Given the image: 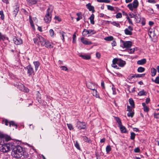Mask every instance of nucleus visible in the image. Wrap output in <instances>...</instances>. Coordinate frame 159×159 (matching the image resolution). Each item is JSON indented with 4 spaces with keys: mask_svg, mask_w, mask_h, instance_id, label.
<instances>
[{
    "mask_svg": "<svg viewBox=\"0 0 159 159\" xmlns=\"http://www.w3.org/2000/svg\"><path fill=\"white\" fill-rule=\"evenodd\" d=\"M12 149L11 152V155L13 157L19 158L22 157L23 156H24L26 153L23 148L20 146H14Z\"/></svg>",
    "mask_w": 159,
    "mask_h": 159,
    "instance_id": "1",
    "label": "nucleus"
},
{
    "mask_svg": "<svg viewBox=\"0 0 159 159\" xmlns=\"http://www.w3.org/2000/svg\"><path fill=\"white\" fill-rule=\"evenodd\" d=\"M1 148L0 151L3 152H7L10 151L14 146V143L13 141L3 143Z\"/></svg>",
    "mask_w": 159,
    "mask_h": 159,
    "instance_id": "2",
    "label": "nucleus"
},
{
    "mask_svg": "<svg viewBox=\"0 0 159 159\" xmlns=\"http://www.w3.org/2000/svg\"><path fill=\"white\" fill-rule=\"evenodd\" d=\"M112 63L111 66L115 68L119 69V68L117 65H118L120 67H123L126 64L125 61L121 60L120 59L115 58L112 60Z\"/></svg>",
    "mask_w": 159,
    "mask_h": 159,
    "instance_id": "3",
    "label": "nucleus"
},
{
    "mask_svg": "<svg viewBox=\"0 0 159 159\" xmlns=\"http://www.w3.org/2000/svg\"><path fill=\"white\" fill-rule=\"evenodd\" d=\"M40 41L38 45H41V46H44L47 48H50L51 47V45L50 43L48 41H47L45 39L43 38L42 36L40 37L39 39Z\"/></svg>",
    "mask_w": 159,
    "mask_h": 159,
    "instance_id": "4",
    "label": "nucleus"
},
{
    "mask_svg": "<svg viewBox=\"0 0 159 159\" xmlns=\"http://www.w3.org/2000/svg\"><path fill=\"white\" fill-rule=\"evenodd\" d=\"M52 10L50 11L49 8L47 10V12L44 18V20L46 23H49L52 19Z\"/></svg>",
    "mask_w": 159,
    "mask_h": 159,
    "instance_id": "5",
    "label": "nucleus"
},
{
    "mask_svg": "<svg viewBox=\"0 0 159 159\" xmlns=\"http://www.w3.org/2000/svg\"><path fill=\"white\" fill-rule=\"evenodd\" d=\"M139 5V3L138 0H134L132 3L128 4L127 7L130 11H133L134 9H136L138 7Z\"/></svg>",
    "mask_w": 159,
    "mask_h": 159,
    "instance_id": "6",
    "label": "nucleus"
},
{
    "mask_svg": "<svg viewBox=\"0 0 159 159\" xmlns=\"http://www.w3.org/2000/svg\"><path fill=\"white\" fill-rule=\"evenodd\" d=\"M2 123L3 124H5L7 126L9 125V127H10L11 126L15 127L16 128L17 127V125L13 121H9L7 119H4L2 120Z\"/></svg>",
    "mask_w": 159,
    "mask_h": 159,
    "instance_id": "7",
    "label": "nucleus"
},
{
    "mask_svg": "<svg viewBox=\"0 0 159 159\" xmlns=\"http://www.w3.org/2000/svg\"><path fill=\"white\" fill-rule=\"evenodd\" d=\"M14 85L20 90L23 92H28L29 91V89L25 87L21 83H17L16 84H14Z\"/></svg>",
    "mask_w": 159,
    "mask_h": 159,
    "instance_id": "8",
    "label": "nucleus"
},
{
    "mask_svg": "<svg viewBox=\"0 0 159 159\" xmlns=\"http://www.w3.org/2000/svg\"><path fill=\"white\" fill-rule=\"evenodd\" d=\"M132 43L130 41H121V46L124 48H128L131 46Z\"/></svg>",
    "mask_w": 159,
    "mask_h": 159,
    "instance_id": "9",
    "label": "nucleus"
},
{
    "mask_svg": "<svg viewBox=\"0 0 159 159\" xmlns=\"http://www.w3.org/2000/svg\"><path fill=\"white\" fill-rule=\"evenodd\" d=\"M96 33V31L92 30H87L85 29H84L82 32L83 35L84 36H86L88 34L92 33V34H94Z\"/></svg>",
    "mask_w": 159,
    "mask_h": 159,
    "instance_id": "10",
    "label": "nucleus"
},
{
    "mask_svg": "<svg viewBox=\"0 0 159 159\" xmlns=\"http://www.w3.org/2000/svg\"><path fill=\"white\" fill-rule=\"evenodd\" d=\"M76 127L79 129H85L86 127V124L85 122L78 121L77 123Z\"/></svg>",
    "mask_w": 159,
    "mask_h": 159,
    "instance_id": "11",
    "label": "nucleus"
},
{
    "mask_svg": "<svg viewBox=\"0 0 159 159\" xmlns=\"http://www.w3.org/2000/svg\"><path fill=\"white\" fill-rule=\"evenodd\" d=\"M25 69L27 70L28 74L29 75H31L34 74V70L33 67L30 65H29L25 68Z\"/></svg>",
    "mask_w": 159,
    "mask_h": 159,
    "instance_id": "12",
    "label": "nucleus"
},
{
    "mask_svg": "<svg viewBox=\"0 0 159 159\" xmlns=\"http://www.w3.org/2000/svg\"><path fill=\"white\" fill-rule=\"evenodd\" d=\"M133 30V27L130 26L128 27L124 30L125 33L127 35H131L132 34V31Z\"/></svg>",
    "mask_w": 159,
    "mask_h": 159,
    "instance_id": "13",
    "label": "nucleus"
},
{
    "mask_svg": "<svg viewBox=\"0 0 159 159\" xmlns=\"http://www.w3.org/2000/svg\"><path fill=\"white\" fill-rule=\"evenodd\" d=\"M13 41L16 45H20L22 43V40L19 38L15 37L13 38Z\"/></svg>",
    "mask_w": 159,
    "mask_h": 159,
    "instance_id": "14",
    "label": "nucleus"
},
{
    "mask_svg": "<svg viewBox=\"0 0 159 159\" xmlns=\"http://www.w3.org/2000/svg\"><path fill=\"white\" fill-rule=\"evenodd\" d=\"M86 86L88 88L93 90L95 89L96 87L94 84L90 82H88L86 84Z\"/></svg>",
    "mask_w": 159,
    "mask_h": 159,
    "instance_id": "15",
    "label": "nucleus"
},
{
    "mask_svg": "<svg viewBox=\"0 0 159 159\" xmlns=\"http://www.w3.org/2000/svg\"><path fill=\"white\" fill-rule=\"evenodd\" d=\"M14 10L13 11V15L15 17L16 16L17 14L19 11V6L18 5H16L13 7Z\"/></svg>",
    "mask_w": 159,
    "mask_h": 159,
    "instance_id": "16",
    "label": "nucleus"
},
{
    "mask_svg": "<svg viewBox=\"0 0 159 159\" xmlns=\"http://www.w3.org/2000/svg\"><path fill=\"white\" fill-rule=\"evenodd\" d=\"M87 8L90 11H91L93 13L95 11L94 7L93 6H92L90 3H89L86 5Z\"/></svg>",
    "mask_w": 159,
    "mask_h": 159,
    "instance_id": "17",
    "label": "nucleus"
},
{
    "mask_svg": "<svg viewBox=\"0 0 159 159\" xmlns=\"http://www.w3.org/2000/svg\"><path fill=\"white\" fill-rule=\"evenodd\" d=\"M40 37H41V36L37 34L36 37L34 38L33 40L35 44L39 45L40 41L39 39L40 38Z\"/></svg>",
    "mask_w": 159,
    "mask_h": 159,
    "instance_id": "18",
    "label": "nucleus"
},
{
    "mask_svg": "<svg viewBox=\"0 0 159 159\" xmlns=\"http://www.w3.org/2000/svg\"><path fill=\"white\" fill-rule=\"evenodd\" d=\"M81 40L82 42L84 44L90 45L92 44V42H91L88 41L87 40L84 39V37L82 38Z\"/></svg>",
    "mask_w": 159,
    "mask_h": 159,
    "instance_id": "19",
    "label": "nucleus"
},
{
    "mask_svg": "<svg viewBox=\"0 0 159 159\" xmlns=\"http://www.w3.org/2000/svg\"><path fill=\"white\" fill-rule=\"evenodd\" d=\"M146 62V60L145 59H143L141 60H139L137 62V64L139 65H143Z\"/></svg>",
    "mask_w": 159,
    "mask_h": 159,
    "instance_id": "20",
    "label": "nucleus"
},
{
    "mask_svg": "<svg viewBox=\"0 0 159 159\" xmlns=\"http://www.w3.org/2000/svg\"><path fill=\"white\" fill-rule=\"evenodd\" d=\"M119 127H120V130L122 133H126L127 132L126 128L122 125H120Z\"/></svg>",
    "mask_w": 159,
    "mask_h": 159,
    "instance_id": "21",
    "label": "nucleus"
},
{
    "mask_svg": "<svg viewBox=\"0 0 159 159\" xmlns=\"http://www.w3.org/2000/svg\"><path fill=\"white\" fill-rule=\"evenodd\" d=\"M79 56L82 57L83 59L85 60H89L91 58V57L89 55H83L81 54L79 55Z\"/></svg>",
    "mask_w": 159,
    "mask_h": 159,
    "instance_id": "22",
    "label": "nucleus"
},
{
    "mask_svg": "<svg viewBox=\"0 0 159 159\" xmlns=\"http://www.w3.org/2000/svg\"><path fill=\"white\" fill-rule=\"evenodd\" d=\"M28 4L29 5L34 4L37 3V1L34 0H26Z\"/></svg>",
    "mask_w": 159,
    "mask_h": 159,
    "instance_id": "23",
    "label": "nucleus"
},
{
    "mask_svg": "<svg viewBox=\"0 0 159 159\" xmlns=\"http://www.w3.org/2000/svg\"><path fill=\"white\" fill-rule=\"evenodd\" d=\"M33 64L34 66L35 70L36 71H37L40 65V63L38 61H35L33 62Z\"/></svg>",
    "mask_w": 159,
    "mask_h": 159,
    "instance_id": "24",
    "label": "nucleus"
},
{
    "mask_svg": "<svg viewBox=\"0 0 159 159\" xmlns=\"http://www.w3.org/2000/svg\"><path fill=\"white\" fill-rule=\"evenodd\" d=\"M83 139L85 142L89 143H91V141L90 139L89 138H88L86 136H84L83 137Z\"/></svg>",
    "mask_w": 159,
    "mask_h": 159,
    "instance_id": "25",
    "label": "nucleus"
},
{
    "mask_svg": "<svg viewBox=\"0 0 159 159\" xmlns=\"http://www.w3.org/2000/svg\"><path fill=\"white\" fill-rule=\"evenodd\" d=\"M6 39L8 40V38L5 36L4 35H2L1 32H0V40L4 41Z\"/></svg>",
    "mask_w": 159,
    "mask_h": 159,
    "instance_id": "26",
    "label": "nucleus"
},
{
    "mask_svg": "<svg viewBox=\"0 0 159 159\" xmlns=\"http://www.w3.org/2000/svg\"><path fill=\"white\" fill-rule=\"evenodd\" d=\"M3 140H4V142L5 141L6 142H8V141H10L11 139V138L8 136H5V135H3Z\"/></svg>",
    "mask_w": 159,
    "mask_h": 159,
    "instance_id": "27",
    "label": "nucleus"
},
{
    "mask_svg": "<svg viewBox=\"0 0 159 159\" xmlns=\"http://www.w3.org/2000/svg\"><path fill=\"white\" fill-rule=\"evenodd\" d=\"M60 35L62 37V40L63 42L65 41L64 36L66 35V33L63 31H60L59 32Z\"/></svg>",
    "mask_w": 159,
    "mask_h": 159,
    "instance_id": "28",
    "label": "nucleus"
},
{
    "mask_svg": "<svg viewBox=\"0 0 159 159\" xmlns=\"http://www.w3.org/2000/svg\"><path fill=\"white\" fill-rule=\"evenodd\" d=\"M94 15L93 14H92L90 17L89 18V19L90 21V23L92 25H93L94 24Z\"/></svg>",
    "mask_w": 159,
    "mask_h": 159,
    "instance_id": "29",
    "label": "nucleus"
},
{
    "mask_svg": "<svg viewBox=\"0 0 159 159\" xmlns=\"http://www.w3.org/2000/svg\"><path fill=\"white\" fill-rule=\"evenodd\" d=\"M135 20V21L136 23H139L140 22V16L139 15H135L134 17Z\"/></svg>",
    "mask_w": 159,
    "mask_h": 159,
    "instance_id": "30",
    "label": "nucleus"
},
{
    "mask_svg": "<svg viewBox=\"0 0 159 159\" xmlns=\"http://www.w3.org/2000/svg\"><path fill=\"white\" fill-rule=\"evenodd\" d=\"M93 96L97 98H100L99 94L98 93L97 90H95V89L93 90Z\"/></svg>",
    "mask_w": 159,
    "mask_h": 159,
    "instance_id": "31",
    "label": "nucleus"
},
{
    "mask_svg": "<svg viewBox=\"0 0 159 159\" xmlns=\"http://www.w3.org/2000/svg\"><path fill=\"white\" fill-rule=\"evenodd\" d=\"M107 22H110L111 24L113 25L116 26L117 27H120V24L119 23H118L115 21H113L112 22H111V21H107Z\"/></svg>",
    "mask_w": 159,
    "mask_h": 159,
    "instance_id": "32",
    "label": "nucleus"
},
{
    "mask_svg": "<svg viewBox=\"0 0 159 159\" xmlns=\"http://www.w3.org/2000/svg\"><path fill=\"white\" fill-rule=\"evenodd\" d=\"M151 72L152 73V76H154L156 74L157 70L154 68H152L151 69Z\"/></svg>",
    "mask_w": 159,
    "mask_h": 159,
    "instance_id": "33",
    "label": "nucleus"
},
{
    "mask_svg": "<svg viewBox=\"0 0 159 159\" xmlns=\"http://www.w3.org/2000/svg\"><path fill=\"white\" fill-rule=\"evenodd\" d=\"M125 15L126 16V19L128 20V22L131 25H133V23L132 20L129 18L128 15V14L126 13H125Z\"/></svg>",
    "mask_w": 159,
    "mask_h": 159,
    "instance_id": "34",
    "label": "nucleus"
},
{
    "mask_svg": "<svg viewBox=\"0 0 159 159\" xmlns=\"http://www.w3.org/2000/svg\"><path fill=\"white\" fill-rule=\"evenodd\" d=\"M129 102L132 107H134V100L132 98H130L129 100Z\"/></svg>",
    "mask_w": 159,
    "mask_h": 159,
    "instance_id": "35",
    "label": "nucleus"
},
{
    "mask_svg": "<svg viewBox=\"0 0 159 159\" xmlns=\"http://www.w3.org/2000/svg\"><path fill=\"white\" fill-rule=\"evenodd\" d=\"M146 92L144 90H142L140 91L138 93V95L139 96H142L143 95H146Z\"/></svg>",
    "mask_w": 159,
    "mask_h": 159,
    "instance_id": "36",
    "label": "nucleus"
},
{
    "mask_svg": "<svg viewBox=\"0 0 159 159\" xmlns=\"http://www.w3.org/2000/svg\"><path fill=\"white\" fill-rule=\"evenodd\" d=\"M104 39L106 41H111L113 39V37L112 36L107 37L105 38Z\"/></svg>",
    "mask_w": 159,
    "mask_h": 159,
    "instance_id": "37",
    "label": "nucleus"
},
{
    "mask_svg": "<svg viewBox=\"0 0 159 159\" xmlns=\"http://www.w3.org/2000/svg\"><path fill=\"white\" fill-rule=\"evenodd\" d=\"M4 143V140H3V134L0 135V144H2Z\"/></svg>",
    "mask_w": 159,
    "mask_h": 159,
    "instance_id": "38",
    "label": "nucleus"
},
{
    "mask_svg": "<svg viewBox=\"0 0 159 159\" xmlns=\"http://www.w3.org/2000/svg\"><path fill=\"white\" fill-rule=\"evenodd\" d=\"M145 68L142 67H140L137 69V71L139 72H142L144 71Z\"/></svg>",
    "mask_w": 159,
    "mask_h": 159,
    "instance_id": "39",
    "label": "nucleus"
},
{
    "mask_svg": "<svg viewBox=\"0 0 159 159\" xmlns=\"http://www.w3.org/2000/svg\"><path fill=\"white\" fill-rule=\"evenodd\" d=\"M50 35L52 37H54V32L52 29H50L49 31Z\"/></svg>",
    "mask_w": 159,
    "mask_h": 159,
    "instance_id": "40",
    "label": "nucleus"
},
{
    "mask_svg": "<svg viewBox=\"0 0 159 159\" xmlns=\"http://www.w3.org/2000/svg\"><path fill=\"white\" fill-rule=\"evenodd\" d=\"M0 16L1 19L2 20H4V16L3 14V11H0Z\"/></svg>",
    "mask_w": 159,
    "mask_h": 159,
    "instance_id": "41",
    "label": "nucleus"
},
{
    "mask_svg": "<svg viewBox=\"0 0 159 159\" xmlns=\"http://www.w3.org/2000/svg\"><path fill=\"white\" fill-rule=\"evenodd\" d=\"M130 139L132 140H134L135 137V134L134 132H131L130 133Z\"/></svg>",
    "mask_w": 159,
    "mask_h": 159,
    "instance_id": "42",
    "label": "nucleus"
},
{
    "mask_svg": "<svg viewBox=\"0 0 159 159\" xmlns=\"http://www.w3.org/2000/svg\"><path fill=\"white\" fill-rule=\"evenodd\" d=\"M147 12L149 13V14L151 15L153 14V10L152 8H149L147 10Z\"/></svg>",
    "mask_w": 159,
    "mask_h": 159,
    "instance_id": "43",
    "label": "nucleus"
},
{
    "mask_svg": "<svg viewBox=\"0 0 159 159\" xmlns=\"http://www.w3.org/2000/svg\"><path fill=\"white\" fill-rule=\"evenodd\" d=\"M122 15L121 13L119 12L117 13L116 16V18H120L122 17Z\"/></svg>",
    "mask_w": 159,
    "mask_h": 159,
    "instance_id": "44",
    "label": "nucleus"
},
{
    "mask_svg": "<svg viewBox=\"0 0 159 159\" xmlns=\"http://www.w3.org/2000/svg\"><path fill=\"white\" fill-rule=\"evenodd\" d=\"M116 120L119 125V126L122 125L121 121L119 118L116 117Z\"/></svg>",
    "mask_w": 159,
    "mask_h": 159,
    "instance_id": "45",
    "label": "nucleus"
},
{
    "mask_svg": "<svg viewBox=\"0 0 159 159\" xmlns=\"http://www.w3.org/2000/svg\"><path fill=\"white\" fill-rule=\"evenodd\" d=\"M107 9L109 10H110L111 11H113L115 10L114 8L112 6L110 5L107 6Z\"/></svg>",
    "mask_w": 159,
    "mask_h": 159,
    "instance_id": "46",
    "label": "nucleus"
},
{
    "mask_svg": "<svg viewBox=\"0 0 159 159\" xmlns=\"http://www.w3.org/2000/svg\"><path fill=\"white\" fill-rule=\"evenodd\" d=\"M111 150V148L110 145H108L106 148V151L107 153L109 152Z\"/></svg>",
    "mask_w": 159,
    "mask_h": 159,
    "instance_id": "47",
    "label": "nucleus"
},
{
    "mask_svg": "<svg viewBox=\"0 0 159 159\" xmlns=\"http://www.w3.org/2000/svg\"><path fill=\"white\" fill-rule=\"evenodd\" d=\"M145 74H135V76L136 77H143L145 75Z\"/></svg>",
    "mask_w": 159,
    "mask_h": 159,
    "instance_id": "48",
    "label": "nucleus"
},
{
    "mask_svg": "<svg viewBox=\"0 0 159 159\" xmlns=\"http://www.w3.org/2000/svg\"><path fill=\"white\" fill-rule=\"evenodd\" d=\"M134 115V112H129L127 114V115L129 117H132Z\"/></svg>",
    "mask_w": 159,
    "mask_h": 159,
    "instance_id": "49",
    "label": "nucleus"
},
{
    "mask_svg": "<svg viewBox=\"0 0 159 159\" xmlns=\"http://www.w3.org/2000/svg\"><path fill=\"white\" fill-rule=\"evenodd\" d=\"M75 146L76 147V148L80 150V148L79 145V144L77 141H76L75 143Z\"/></svg>",
    "mask_w": 159,
    "mask_h": 159,
    "instance_id": "50",
    "label": "nucleus"
},
{
    "mask_svg": "<svg viewBox=\"0 0 159 159\" xmlns=\"http://www.w3.org/2000/svg\"><path fill=\"white\" fill-rule=\"evenodd\" d=\"M154 82L156 84H159V75L156 77Z\"/></svg>",
    "mask_w": 159,
    "mask_h": 159,
    "instance_id": "51",
    "label": "nucleus"
},
{
    "mask_svg": "<svg viewBox=\"0 0 159 159\" xmlns=\"http://www.w3.org/2000/svg\"><path fill=\"white\" fill-rule=\"evenodd\" d=\"M76 36L75 34V33L73 35V43H76Z\"/></svg>",
    "mask_w": 159,
    "mask_h": 159,
    "instance_id": "52",
    "label": "nucleus"
},
{
    "mask_svg": "<svg viewBox=\"0 0 159 159\" xmlns=\"http://www.w3.org/2000/svg\"><path fill=\"white\" fill-rule=\"evenodd\" d=\"M143 110L145 112H148L149 111V108L147 106H146L143 107Z\"/></svg>",
    "mask_w": 159,
    "mask_h": 159,
    "instance_id": "53",
    "label": "nucleus"
},
{
    "mask_svg": "<svg viewBox=\"0 0 159 159\" xmlns=\"http://www.w3.org/2000/svg\"><path fill=\"white\" fill-rule=\"evenodd\" d=\"M67 125L68 128L70 129V130H71L73 129V127L72 125L71 124H67Z\"/></svg>",
    "mask_w": 159,
    "mask_h": 159,
    "instance_id": "54",
    "label": "nucleus"
},
{
    "mask_svg": "<svg viewBox=\"0 0 159 159\" xmlns=\"http://www.w3.org/2000/svg\"><path fill=\"white\" fill-rule=\"evenodd\" d=\"M153 33L152 31V30H151L150 29L149 30V31L148 32V34L150 36V37H151V35H153Z\"/></svg>",
    "mask_w": 159,
    "mask_h": 159,
    "instance_id": "55",
    "label": "nucleus"
},
{
    "mask_svg": "<svg viewBox=\"0 0 159 159\" xmlns=\"http://www.w3.org/2000/svg\"><path fill=\"white\" fill-rule=\"evenodd\" d=\"M154 117L155 118L159 119V113H155L154 114Z\"/></svg>",
    "mask_w": 159,
    "mask_h": 159,
    "instance_id": "56",
    "label": "nucleus"
},
{
    "mask_svg": "<svg viewBox=\"0 0 159 159\" xmlns=\"http://www.w3.org/2000/svg\"><path fill=\"white\" fill-rule=\"evenodd\" d=\"M76 15L77 16H78V17L76 18V20L77 21H79L80 19H81L82 18V17L81 16H79V13H77L76 14Z\"/></svg>",
    "mask_w": 159,
    "mask_h": 159,
    "instance_id": "57",
    "label": "nucleus"
},
{
    "mask_svg": "<svg viewBox=\"0 0 159 159\" xmlns=\"http://www.w3.org/2000/svg\"><path fill=\"white\" fill-rule=\"evenodd\" d=\"M132 108L129 106H127V111L129 112H131L132 111Z\"/></svg>",
    "mask_w": 159,
    "mask_h": 159,
    "instance_id": "58",
    "label": "nucleus"
},
{
    "mask_svg": "<svg viewBox=\"0 0 159 159\" xmlns=\"http://www.w3.org/2000/svg\"><path fill=\"white\" fill-rule=\"evenodd\" d=\"M112 94L113 95H115L116 94V89L115 88H114L113 87L112 88Z\"/></svg>",
    "mask_w": 159,
    "mask_h": 159,
    "instance_id": "59",
    "label": "nucleus"
},
{
    "mask_svg": "<svg viewBox=\"0 0 159 159\" xmlns=\"http://www.w3.org/2000/svg\"><path fill=\"white\" fill-rule=\"evenodd\" d=\"M54 19L57 20L59 22L61 21V19L58 16H55Z\"/></svg>",
    "mask_w": 159,
    "mask_h": 159,
    "instance_id": "60",
    "label": "nucleus"
},
{
    "mask_svg": "<svg viewBox=\"0 0 159 159\" xmlns=\"http://www.w3.org/2000/svg\"><path fill=\"white\" fill-rule=\"evenodd\" d=\"M61 69L62 70H64L66 71L68 70L67 68L66 67L64 66H61Z\"/></svg>",
    "mask_w": 159,
    "mask_h": 159,
    "instance_id": "61",
    "label": "nucleus"
},
{
    "mask_svg": "<svg viewBox=\"0 0 159 159\" xmlns=\"http://www.w3.org/2000/svg\"><path fill=\"white\" fill-rule=\"evenodd\" d=\"M96 57L98 58H99L100 57V54L98 52H97L96 54Z\"/></svg>",
    "mask_w": 159,
    "mask_h": 159,
    "instance_id": "62",
    "label": "nucleus"
},
{
    "mask_svg": "<svg viewBox=\"0 0 159 159\" xmlns=\"http://www.w3.org/2000/svg\"><path fill=\"white\" fill-rule=\"evenodd\" d=\"M134 151L135 152H140V149L139 148H136L134 149Z\"/></svg>",
    "mask_w": 159,
    "mask_h": 159,
    "instance_id": "63",
    "label": "nucleus"
},
{
    "mask_svg": "<svg viewBox=\"0 0 159 159\" xmlns=\"http://www.w3.org/2000/svg\"><path fill=\"white\" fill-rule=\"evenodd\" d=\"M111 45H112V46H116V42L115 41H113L112 43H111Z\"/></svg>",
    "mask_w": 159,
    "mask_h": 159,
    "instance_id": "64",
    "label": "nucleus"
}]
</instances>
